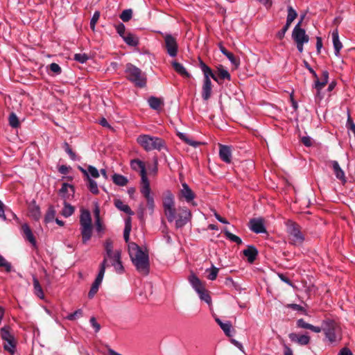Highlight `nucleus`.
<instances>
[{
  "instance_id": "nucleus-1",
  "label": "nucleus",
  "mask_w": 355,
  "mask_h": 355,
  "mask_svg": "<svg viewBox=\"0 0 355 355\" xmlns=\"http://www.w3.org/2000/svg\"><path fill=\"white\" fill-rule=\"evenodd\" d=\"M103 245L105 254L100 268H103V270H105L106 268L110 265L114 267L117 273L122 274L125 269L121 261V251L120 250H114L113 241L110 239H107Z\"/></svg>"
},
{
  "instance_id": "nucleus-2",
  "label": "nucleus",
  "mask_w": 355,
  "mask_h": 355,
  "mask_svg": "<svg viewBox=\"0 0 355 355\" xmlns=\"http://www.w3.org/2000/svg\"><path fill=\"white\" fill-rule=\"evenodd\" d=\"M128 251L130 259L135 266L137 271L146 275L149 272V259L147 253L135 243L128 244Z\"/></svg>"
},
{
  "instance_id": "nucleus-3",
  "label": "nucleus",
  "mask_w": 355,
  "mask_h": 355,
  "mask_svg": "<svg viewBox=\"0 0 355 355\" xmlns=\"http://www.w3.org/2000/svg\"><path fill=\"white\" fill-rule=\"evenodd\" d=\"M137 142L147 152L155 150L161 151L163 149H166V142L163 139L150 135H139Z\"/></svg>"
},
{
  "instance_id": "nucleus-4",
  "label": "nucleus",
  "mask_w": 355,
  "mask_h": 355,
  "mask_svg": "<svg viewBox=\"0 0 355 355\" xmlns=\"http://www.w3.org/2000/svg\"><path fill=\"white\" fill-rule=\"evenodd\" d=\"M322 331L331 343H338L342 340L341 327L333 320L327 319L322 321Z\"/></svg>"
},
{
  "instance_id": "nucleus-5",
  "label": "nucleus",
  "mask_w": 355,
  "mask_h": 355,
  "mask_svg": "<svg viewBox=\"0 0 355 355\" xmlns=\"http://www.w3.org/2000/svg\"><path fill=\"white\" fill-rule=\"evenodd\" d=\"M80 230L82 242L86 244L91 239L93 232L91 214L87 209H81L80 211Z\"/></svg>"
},
{
  "instance_id": "nucleus-6",
  "label": "nucleus",
  "mask_w": 355,
  "mask_h": 355,
  "mask_svg": "<svg viewBox=\"0 0 355 355\" xmlns=\"http://www.w3.org/2000/svg\"><path fill=\"white\" fill-rule=\"evenodd\" d=\"M126 78L128 80L138 87H144L146 85V77L140 69L128 63L125 70Z\"/></svg>"
},
{
  "instance_id": "nucleus-7",
  "label": "nucleus",
  "mask_w": 355,
  "mask_h": 355,
  "mask_svg": "<svg viewBox=\"0 0 355 355\" xmlns=\"http://www.w3.org/2000/svg\"><path fill=\"white\" fill-rule=\"evenodd\" d=\"M286 226L289 243L296 246L301 245L304 241V236L300 226L292 220H288Z\"/></svg>"
},
{
  "instance_id": "nucleus-8",
  "label": "nucleus",
  "mask_w": 355,
  "mask_h": 355,
  "mask_svg": "<svg viewBox=\"0 0 355 355\" xmlns=\"http://www.w3.org/2000/svg\"><path fill=\"white\" fill-rule=\"evenodd\" d=\"M164 214L169 223L175 220L176 209L175 207L174 196L170 191H166L163 197Z\"/></svg>"
},
{
  "instance_id": "nucleus-9",
  "label": "nucleus",
  "mask_w": 355,
  "mask_h": 355,
  "mask_svg": "<svg viewBox=\"0 0 355 355\" xmlns=\"http://www.w3.org/2000/svg\"><path fill=\"white\" fill-rule=\"evenodd\" d=\"M189 282L193 288L198 294L201 300L205 301L208 304L211 302V298L209 295V291L205 289L200 279L194 274H191L189 277Z\"/></svg>"
},
{
  "instance_id": "nucleus-10",
  "label": "nucleus",
  "mask_w": 355,
  "mask_h": 355,
  "mask_svg": "<svg viewBox=\"0 0 355 355\" xmlns=\"http://www.w3.org/2000/svg\"><path fill=\"white\" fill-rule=\"evenodd\" d=\"M1 339L5 342L3 349L13 355L16 351L17 342L14 336L10 332L9 326H4L0 330Z\"/></svg>"
},
{
  "instance_id": "nucleus-11",
  "label": "nucleus",
  "mask_w": 355,
  "mask_h": 355,
  "mask_svg": "<svg viewBox=\"0 0 355 355\" xmlns=\"http://www.w3.org/2000/svg\"><path fill=\"white\" fill-rule=\"evenodd\" d=\"M130 166L132 170L139 171L141 175V186L150 184L147 177L145 164L140 159H133L130 162Z\"/></svg>"
},
{
  "instance_id": "nucleus-12",
  "label": "nucleus",
  "mask_w": 355,
  "mask_h": 355,
  "mask_svg": "<svg viewBox=\"0 0 355 355\" xmlns=\"http://www.w3.org/2000/svg\"><path fill=\"white\" fill-rule=\"evenodd\" d=\"M191 213L187 207H180L178 214L175 215V227L181 228L184 226L191 219Z\"/></svg>"
},
{
  "instance_id": "nucleus-13",
  "label": "nucleus",
  "mask_w": 355,
  "mask_h": 355,
  "mask_svg": "<svg viewBox=\"0 0 355 355\" xmlns=\"http://www.w3.org/2000/svg\"><path fill=\"white\" fill-rule=\"evenodd\" d=\"M164 43L167 53L171 57H175L178 51V44L176 38L171 34H166L164 37Z\"/></svg>"
},
{
  "instance_id": "nucleus-14",
  "label": "nucleus",
  "mask_w": 355,
  "mask_h": 355,
  "mask_svg": "<svg viewBox=\"0 0 355 355\" xmlns=\"http://www.w3.org/2000/svg\"><path fill=\"white\" fill-rule=\"evenodd\" d=\"M303 18L304 16L302 17L301 20L295 26L292 33L293 39L295 42H308L309 40V37L308 35L306 34L305 30L300 28V25L302 24Z\"/></svg>"
},
{
  "instance_id": "nucleus-15",
  "label": "nucleus",
  "mask_w": 355,
  "mask_h": 355,
  "mask_svg": "<svg viewBox=\"0 0 355 355\" xmlns=\"http://www.w3.org/2000/svg\"><path fill=\"white\" fill-rule=\"evenodd\" d=\"M249 228L256 234L266 232L263 218H252L249 222Z\"/></svg>"
},
{
  "instance_id": "nucleus-16",
  "label": "nucleus",
  "mask_w": 355,
  "mask_h": 355,
  "mask_svg": "<svg viewBox=\"0 0 355 355\" xmlns=\"http://www.w3.org/2000/svg\"><path fill=\"white\" fill-rule=\"evenodd\" d=\"M150 191L151 190L150 187V184L146 185H141L140 187V192L146 198L148 209L151 211V212H153L154 210L155 204L154 199L150 194Z\"/></svg>"
},
{
  "instance_id": "nucleus-17",
  "label": "nucleus",
  "mask_w": 355,
  "mask_h": 355,
  "mask_svg": "<svg viewBox=\"0 0 355 355\" xmlns=\"http://www.w3.org/2000/svg\"><path fill=\"white\" fill-rule=\"evenodd\" d=\"M182 188L180 191L181 196L183 198H184V200L187 202H189V203L191 202V204L193 205H196V203L193 202V199L196 197V195L193 193V191L190 189L189 185L185 182L182 184Z\"/></svg>"
},
{
  "instance_id": "nucleus-18",
  "label": "nucleus",
  "mask_w": 355,
  "mask_h": 355,
  "mask_svg": "<svg viewBox=\"0 0 355 355\" xmlns=\"http://www.w3.org/2000/svg\"><path fill=\"white\" fill-rule=\"evenodd\" d=\"M200 68L201 69L204 74L203 81H211L210 78H213L215 81L218 82V77L213 73L211 69L207 66L202 60H200L199 64Z\"/></svg>"
},
{
  "instance_id": "nucleus-19",
  "label": "nucleus",
  "mask_w": 355,
  "mask_h": 355,
  "mask_svg": "<svg viewBox=\"0 0 355 355\" xmlns=\"http://www.w3.org/2000/svg\"><path fill=\"white\" fill-rule=\"evenodd\" d=\"M219 157L222 161L227 164H230L232 162L231 148L228 146L220 144Z\"/></svg>"
},
{
  "instance_id": "nucleus-20",
  "label": "nucleus",
  "mask_w": 355,
  "mask_h": 355,
  "mask_svg": "<svg viewBox=\"0 0 355 355\" xmlns=\"http://www.w3.org/2000/svg\"><path fill=\"white\" fill-rule=\"evenodd\" d=\"M28 215L35 220H39L41 218L40 208L35 200H33L28 206Z\"/></svg>"
},
{
  "instance_id": "nucleus-21",
  "label": "nucleus",
  "mask_w": 355,
  "mask_h": 355,
  "mask_svg": "<svg viewBox=\"0 0 355 355\" xmlns=\"http://www.w3.org/2000/svg\"><path fill=\"white\" fill-rule=\"evenodd\" d=\"M290 340L295 342L300 345H306L310 342V337L307 335H297L295 333H291L288 335Z\"/></svg>"
},
{
  "instance_id": "nucleus-22",
  "label": "nucleus",
  "mask_w": 355,
  "mask_h": 355,
  "mask_svg": "<svg viewBox=\"0 0 355 355\" xmlns=\"http://www.w3.org/2000/svg\"><path fill=\"white\" fill-rule=\"evenodd\" d=\"M331 166L333 168L334 174L336 177L340 180L343 184L346 183L347 180L345 178V175L343 169L340 167V165L337 161H331Z\"/></svg>"
},
{
  "instance_id": "nucleus-23",
  "label": "nucleus",
  "mask_w": 355,
  "mask_h": 355,
  "mask_svg": "<svg viewBox=\"0 0 355 355\" xmlns=\"http://www.w3.org/2000/svg\"><path fill=\"white\" fill-rule=\"evenodd\" d=\"M215 320L217 322V324L220 326V327L223 329V331H224L225 334L227 336H232V331H234V329H232V323L230 321H226L223 322L218 318H216Z\"/></svg>"
},
{
  "instance_id": "nucleus-24",
  "label": "nucleus",
  "mask_w": 355,
  "mask_h": 355,
  "mask_svg": "<svg viewBox=\"0 0 355 355\" xmlns=\"http://www.w3.org/2000/svg\"><path fill=\"white\" fill-rule=\"evenodd\" d=\"M243 252L250 263H253L258 255V250L253 245H248V248L243 251Z\"/></svg>"
},
{
  "instance_id": "nucleus-25",
  "label": "nucleus",
  "mask_w": 355,
  "mask_h": 355,
  "mask_svg": "<svg viewBox=\"0 0 355 355\" xmlns=\"http://www.w3.org/2000/svg\"><path fill=\"white\" fill-rule=\"evenodd\" d=\"M332 40H333V44L334 48L335 51V55L336 56H339L340 55V51L343 48V44L339 40V35H338V31L337 29L334 30L332 32Z\"/></svg>"
},
{
  "instance_id": "nucleus-26",
  "label": "nucleus",
  "mask_w": 355,
  "mask_h": 355,
  "mask_svg": "<svg viewBox=\"0 0 355 355\" xmlns=\"http://www.w3.org/2000/svg\"><path fill=\"white\" fill-rule=\"evenodd\" d=\"M60 195L64 199H68L70 196H72L74 193V188L72 185L63 183L61 189H60Z\"/></svg>"
},
{
  "instance_id": "nucleus-27",
  "label": "nucleus",
  "mask_w": 355,
  "mask_h": 355,
  "mask_svg": "<svg viewBox=\"0 0 355 355\" xmlns=\"http://www.w3.org/2000/svg\"><path fill=\"white\" fill-rule=\"evenodd\" d=\"M114 205L119 210L130 216H132L134 214V212L131 210L130 207L120 199H115L114 200Z\"/></svg>"
},
{
  "instance_id": "nucleus-28",
  "label": "nucleus",
  "mask_w": 355,
  "mask_h": 355,
  "mask_svg": "<svg viewBox=\"0 0 355 355\" xmlns=\"http://www.w3.org/2000/svg\"><path fill=\"white\" fill-rule=\"evenodd\" d=\"M172 66L174 69V70L180 76H182L184 78H190L191 75L190 73L187 71L185 67L180 62H178L176 61L172 62Z\"/></svg>"
},
{
  "instance_id": "nucleus-29",
  "label": "nucleus",
  "mask_w": 355,
  "mask_h": 355,
  "mask_svg": "<svg viewBox=\"0 0 355 355\" xmlns=\"http://www.w3.org/2000/svg\"><path fill=\"white\" fill-rule=\"evenodd\" d=\"M21 229L26 239L28 240L33 245L35 246L36 245V240L29 226L26 223H25L22 225Z\"/></svg>"
},
{
  "instance_id": "nucleus-30",
  "label": "nucleus",
  "mask_w": 355,
  "mask_h": 355,
  "mask_svg": "<svg viewBox=\"0 0 355 355\" xmlns=\"http://www.w3.org/2000/svg\"><path fill=\"white\" fill-rule=\"evenodd\" d=\"M211 82L209 81H203L202 88V98L205 101H207L211 95Z\"/></svg>"
},
{
  "instance_id": "nucleus-31",
  "label": "nucleus",
  "mask_w": 355,
  "mask_h": 355,
  "mask_svg": "<svg viewBox=\"0 0 355 355\" xmlns=\"http://www.w3.org/2000/svg\"><path fill=\"white\" fill-rule=\"evenodd\" d=\"M123 40L128 45L131 46H136L139 44L138 37L135 35L130 33H128V34H126L123 37Z\"/></svg>"
},
{
  "instance_id": "nucleus-32",
  "label": "nucleus",
  "mask_w": 355,
  "mask_h": 355,
  "mask_svg": "<svg viewBox=\"0 0 355 355\" xmlns=\"http://www.w3.org/2000/svg\"><path fill=\"white\" fill-rule=\"evenodd\" d=\"M95 229L97 232L101 233L104 231V226L100 218V211L98 207L95 209Z\"/></svg>"
},
{
  "instance_id": "nucleus-33",
  "label": "nucleus",
  "mask_w": 355,
  "mask_h": 355,
  "mask_svg": "<svg viewBox=\"0 0 355 355\" xmlns=\"http://www.w3.org/2000/svg\"><path fill=\"white\" fill-rule=\"evenodd\" d=\"M112 181L115 184L121 187L125 186L128 182V180L127 178L122 175L116 173L112 175Z\"/></svg>"
},
{
  "instance_id": "nucleus-34",
  "label": "nucleus",
  "mask_w": 355,
  "mask_h": 355,
  "mask_svg": "<svg viewBox=\"0 0 355 355\" xmlns=\"http://www.w3.org/2000/svg\"><path fill=\"white\" fill-rule=\"evenodd\" d=\"M33 283L34 288V293L40 299H43L44 296L43 290L38 279L35 277H33Z\"/></svg>"
},
{
  "instance_id": "nucleus-35",
  "label": "nucleus",
  "mask_w": 355,
  "mask_h": 355,
  "mask_svg": "<svg viewBox=\"0 0 355 355\" xmlns=\"http://www.w3.org/2000/svg\"><path fill=\"white\" fill-rule=\"evenodd\" d=\"M150 107L153 110H159L163 105V101L161 98L151 96L148 100Z\"/></svg>"
},
{
  "instance_id": "nucleus-36",
  "label": "nucleus",
  "mask_w": 355,
  "mask_h": 355,
  "mask_svg": "<svg viewBox=\"0 0 355 355\" xmlns=\"http://www.w3.org/2000/svg\"><path fill=\"white\" fill-rule=\"evenodd\" d=\"M177 135L181 140H182L183 141H184L186 144H187L189 146H191L193 147H197L200 144V142L195 141H193L192 139H189V137L184 133L179 132L177 133Z\"/></svg>"
},
{
  "instance_id": "nucleus-37",
  "label": "nucleus",
  "mask_w": 355,
  "mask_h": 355,
  "mask_svg": "<svg viewBox=\"0 0 355 355\" xmlns=\"http://www.w3.org/2000/svg\"><path fill=\"white\" fill-rule=\"evenodd\" d=\"M297 13L293 9V8L291 6H288V15H287V17H286V24L291 26V24L295 20V19L297 17Z\"/></svg>"
},
{
  "instance_id": "nucleus-38",
  "label": "nucleus",
  "mask_w": 355,
  "mask_h": 355,
  "mask_svg": "<svg viewBox=\"0 0 355 355\" xmlns=\"http://www.w3.org/2000/svg\"><path fill=\"white\" fill-rule=\"evenodd\" d=\"M55 210L53 206H50L44 216V222L49 223L55 219Z\"/></svg>"
},
{
  "instance_id": "nucleus-39",
  "label": "nucleus",
  "mask_w": 355,
  "mask_h": 355,
  "mask_svg": "<svg viewBox=\"0 0 355 355\" xmlns=\"http://www.w3.org/2000/svg\"><path fill=\"white\" fill-rule=\"evenodd\" d=\"M223 232L226 238L230 240L231 241L234 242L238 245L242 243V240L239 236L231 233L227 228H225Z\"/></svg>"
},
{
  "instance_id": "nucleus-40",
  "label": "nucleus",
  "mask_w": 355,
  "mask_h": 355,
  "mask_svg": "<svg viewBox=\"0 0 355 355\" xmlns=\"http://www.w3.org/2000/svg\"><path fill=\"white\" fill-rule=\"evenodd\" d=\"M74 212V207L67 202H64V207L61 211V214L64 217L71 216Z\"/></svg>"
},
{
  "instance_id": "nucleus-41",
  "label": "nucleus",
  "mask_w": 355,
  "mask_h": 355,
  "mask_svg": "<svg viewBox=\"0 0 355 355\" xmlns=\"http://www.w3.org/2000/svg\"><path fill=\"white\" fill-rule=\"evenodd\" d=\"M218 270L219 269L214 266L206 269V272L209 273L207 276V279L211 281L215 280L218 276Z\"/></svg>"
},
{
  "instance_id": "nucleus-42",
  "label": "nucleus",
  "mask_w": 355,
  "mask_h": 355,
  "mask_svg": "<svg viewBox=\"0 0 355 355\" xmlns=\"http://www.w3.org/2000/svg\"><path fill=\"white\" fill-rule=\"evenodd\" d=\"M218 74L220 79H227L228 80H230L231 79L230 73L227 71V70L224 69L223 66L218 67Z\"/></svg>"
},
{
  "instance_id": "nucleus-43",
  "label": "nucleus",
  "mask_w": 355,
  "mask_h": 355,
  "mask_svg": "<svg viewBox=\"0 0 355 355\" xmlns=\"http://www.w3.org/2000/svg\"><path fill=\"white\" fill-rule=\"evenodd\" d=\"M105 270L103 268H100L98 274L95 279V281L93 282L92 286H96L99 288L100 285L102 283L104 275H105Z\"/></svg>"
},
{
  "instance_id": "nucleus-44",
  "label": "nucleus",
  "mask_w": 355,
  "mask_h": 355,
  "mask_svg": "<svg viewBox=\"0 0 355 355\" xmlns=\"http://www.w3.org/2000/svg\"><path fill=\"white\" fill-rule=\"evenodd\" d=\"M105 270L103 268H100L98 274L95 279V281L93 282L92 286H96L99 288L100 285L102 283L104 275H105Z\"/></svg>"
},
{
  "instance_id": "nucleus-45",
  "label": "nucleus",
  "mask_w": 355,
  "mask_h": 355,
  "mask_svg": "<svg viewBox=\"0 0 355 355\" xmlns=\"http://www.w3.org/2000/svg\"><path fill=\"white\" fill-rule=\"evenodd\" d=\"M88 189L94 194H98L99 192L98 185L96 181L88 177Z\"/></svg>"
},
{
  "instance_id": "nucleus-46",
  "label": "nucleus",
  "mask_w": 355,
  "mask_h": 355,
  "mask_svg": "<svg viewBox=\"0 0 355 355\" xmlns=\"http://www.w3.org/2000/svg\"><path fill=\"white\" fill-rule=\"evenodd\" d=\"M9 124L12 128H16L19 125V121L17 115L12 112L9 116Z\"/></svg>"
},
{
  "instance_id": "nucleus-47",
  "label": "nucleus",
  "mask_w": 355,
  "mask_h": 355,
  "mask_svg": "<svg viewBox=\"0 0 355 355\" xmlns=\"http://www.w3.org/2000/svg\"><path fill=\"white\" fill-rule=\"evenodd\" d=\"M132 15V11L131 9H126L124 10L121 14L120 15L121 19L124 21H128L131 18Z\"/></svg>"
},
{
  "instance_id": "nucleus-48",
  "label": "nucleus",
  "mask_w": 355,
  "mask_h": 355,
  "mask_svg": "<svg viewBox=\"0 0 355 355\" xmlns=\"http://www.w3.org/2000/svg\"><path fill=\"white\" fill-rule=\"evenodd\" d=\"M131 231V224L129 220L125 222V225L123 231V238L126 243H128L130 239V233Z\"/></svg>"
},
{
  "instance_id": "nucleus-49",
  "label": "nucleus",
  "mask_w": 355,
  "mask_h": 355,
  "mask_svg": "<svg viewBox=\"0 0 355 355\" xmlns=\"http://www.w3.org/2000/svg\"><path fill=\"white\" fill-rule=\"evenodd\" d=\"M73 60L81 63H85L89 60V56L86 53H76Z\"/></svg>"
},
{
  "instance_id": "nucleus-50",
  "label": "nucleus",
  "mask_w": 355,
  "mask_h": 355,
  "mask_svg": "<svg viewBox=\"0 0 355 355\" xmlns=\"http://www.w3.org/2000/svg\"><path fill=\"white\" fill-rule=\"evenodd\" d=\"M81 316H83V310L78 309L76 311H74L73 313L69 314L67 316H66L65 318L69 320L73 321Z\"/></svg>"
},
{
  "instance_id": "nucleus-51",
  "label": "nucleus",
  "mask_w": 355,
  "mask_h": 355,
  "mask_svg": "<svg viewBox=\"0 0 355 355\" xmlns=\"http://www.w3.org/2000/svg\"><path fill=\"white\" fill-rule=\"evenodd\" d=\"M117 33L123 38L125 34V27L123 24L119 23L115 26Z\"/></svg>"
},
{
  "instance_id": "nucleus-52",
  "label": "nucleus",
  "mask_w": 355,
  "mask_h": 355,
  "mask_svg": "<svg viewBox=\"0 0 355 355\" xmlns=\"http://www.w3.org/2000/svg\"><path fill=\"white\" fill-rule=\"evenodd\" d=\"M64 147L66 153L69 155L72 160H76V155L72 151L67 142L64 143Z\"/></svg>"
},
{
  "instance_id": "nucleus-53",
  "label": "nucleus",
  "mask_w": 355,
  "mask_h": 355,
  "mask_svg": "<svg viewBox=\"0 0 355 355\" xmlns=\"http://www.w3.org/2000/svg\"><path fill=\"white\" fill-rule=\"evenodd\" d=\"M100 17V13L99 12H95L94 14L93 15V17H92L91 20H90V28L92 31H94L95 30V26H96V24L97 22V21L98 20Z\"/></svg>"
},
{
  "instance_id": "nucleus-54",
  "label": "nucleus",
  "mask_w": 355,
  "mask_h": 355,
  "mask_svg": "<svg viewBox=\"0 0 355 355\" xmlns=\"http://www.w3.org/2000/svg\"><path fill=\"white\" fill-rule=\"evenodd\" d=\"M0 267H4L6 272H9L11 270V265L10 263L6 261L3 256L0 254Z\"/></svg>"
},
{
  "instance_id": "nucleus-55",
  "label": "nucleus",
  "mask_w": 355,
  "mask_h": 355,
  "mask_svg": "<svg viewBox=\"0 0 355 355\" xmlns=\"http://www.w3.org/2000/svg\"><path fill=\"white\" fill-rule=\"evenodd\" d=\"M315 78L314 87L319 92L326 85L325 81L324 82L320 81V79L318 78V76H317V78Z\"/></svg>"
},
{
  "instance_id": "nucleus-56",
  "label": "nucleus",
  "mask_w": 355,
  "mask_h": 355,
  "mask_svg": "<svg viewBox=\"0 0 355 355\" xmlns=\"http://www.w3.org/2000/svg\"><path fill=\"white\" fill-rule=\"evenodd\" d=\"M87 173L88 175L89 174L92 178H97L99 177V172L94 166H89Z\"/></svg>"
},
{
  "instance_id": "nucleus-57",
  "label": "nucleus",
  "mask_w": 355,
  "mask_h": 355,
  "mask_svg": "<svg viewBox=\"0 0 355 355\" xmlns=\"http://www.w3.org/2000/svg\"><path fill=\"white\" fill-rule=\"evenodd\" d=\"M311 324H309L304 321V319H299L297 320V326L299 328L309 329L311 328Z\"/></svg>"
},
{
  "instance_id": "nucleus-58",
  "label": "nucleus",
  "mask_w": 355,
  "mask_h": 355,
  "mask_svg": "<svg viewBox=\"0 0 355 355\" xmlns=\"http://www.w3.org/2000/svg\"><path fill=\"white\" fill-rule=\"evenodd\" d=\"M50 70L55 74H60L62 72L61 67L56 63H51L49 65Z\"/></svg>"
},
{
  "instance_id": "nucleus-59",
  "label": "nucleus",
  "mask_w": 355,
  "mask_h": 355,
  "mask_svg": "<svg viewBox=\"0 0 355 355\" xmlns=\"http://www.w3.org/2000/svg\"><path fill=\"white\" fill-rule=\"evenodd\" d=\"M290 27V25L286 24L284 25V26L282 28V30H280L277 33V37L279 39V40H282L284 38V35H285V33L286 32L288 31V29Z\"/></svg>"
},
{
  "instance_id": "nucleus-60",
  "label": "nucleus",
  "mask_w": 355,
  "mask_h": 355,
  "mask_svg": "<svg viewBox=\"0 0 355 355\" xmlns=\"http://www.w3.org/2000/svg\"><path fill=\"white\" fill-rule=\"evenodd\" d=\"M226 57L229 59V60L236 67L239 65V61L235 58L232 53H229Z\"/></svg>"
},
{
  "instance_id": "nucleus-61",
  "label": "nucleus",
  "mask_w": 355,
  "mask_h": 355,
  "mask_svg": "<svg viewBox=\"0 0 355 355\" xmlns=\"http://www.w3.org/2000/svg\"><path fill=\"white\" fill-rule=\"evenodd\" d=\"M91 325L93 327L96 332H98L101 329V325L96 322L94 317H92L89 320Z\"/></svg>"
},
{
  "instance_id": "nucleus-62",
  "label": "nucleus",
  "mask_w": 355,
  "mask_h": 355,
  "mask_svg": "<svg viewBox=\"0 0 355 355\" xmlns=\"http://www.w3.org/2000/svg\"><path fill=\"white\" fill-rule=\"evenodd\" d=\"M301 141H302V143L305 146H307V147H310L313 144L311 138L310 137H308V136L307 137H303L301 139Z\"/></svg>"
},
{
  "instance_id": "nucleus-63",
  "label": "nucleus",
  "mask_w": 355,
  "mask_h": 355,
  "mask_svg": "<svg viewBox=\"0 0 355 355\" xmlns=\"http://www.w3.org/2000/svg\"><path fill=\"white\" fill-rule=\"evenodd\" d=\"M98 291V288L92 285V287L88 293V297L92 299Z\"/></svg>"
},
{
  "instance_id": "nucleus-64",
  "label": "nucleus",
  "mask_w": 355,
  "mask_h": 355,
  "mask_svg": "<svg viewBox=\"0 0 355 355\" xmlns=\"http://www.w3.org/2000/svg\"><path fill=\"white\" fill-rule=\"evenodd\" d=\"M288 307L291 308L292 309L297 311H304V307L302 306L300 304H290L288 305Z\"/></svg>"
}]
</instances>
